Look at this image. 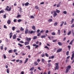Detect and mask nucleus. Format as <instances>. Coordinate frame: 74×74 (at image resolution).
I'll return each instance as SVG.
<instances>
[{"label": "nucleus", "mask_w": 74, "mask_h": 74, "mask_svg": "<svg viewBox=\"0 0 74 74\" xmlns=\"http://www.w3.org/2000/svg\"><path fill=\"white\" fill-rule=\"evenodd\" d=\"M70 69H71V66L69 65L67 66L66 67V73H67L69 72V71L70 70Z\"/></svg>", "instance_id": "1"}, {"label": "nucleus", "mask_w": 74, "mask_h": 74, "mask_svg": "<svg viewBox=\"0 0 74 74\" xmlns=\"http://www.w3.org/2000/svg\"><path fill=\"white\" fill-rule=\"evenodd\" d=\"M55 69L54 70H58L59 69V63H55Z\"/></svg>", "instance_id": "2"}, {"label": "nucleus", "mask_w": 74, "mask_h": 74, "mask_svg": "<svg viewBox=\"0 0 74 74\" xmlns=\"http://www.w3.org/2000/svg\"><path fill=\"white\" fill-rule=\"evenodd\" d=\"M36 31H29L28 32V33H30V34H32V33H34H34H36Z\"/></svg>", "instance_id": "3"}, {"label": "nucleus", "mask_w": 74, "mask_h": 74, "mask_svg": "<svg viewBox=\"0 0 74 74\" xmlns=\"http://www.w3.org/2000/svg\"><path fill=\"white\" fill-rule=\"evenodd\" d=\"M53 12L54 13V14H53V17H55V16H56L58 14L56 13V11H54Z\"/></svg>", "instance_id": "4"}, {"label": "nucleus", "mask_w": 74, "mask_h": 74, "mask_svg": "<svg viewBox=\"0 0 74 74\" xmlns=\"http://www.w3.org/2000/svg\"><path fill=\"white\" fill-rule=\"evenodd\" d=\"M26 40L27 41H29H29L31 40V38L27 37L26 38Z\"/></svg>", "instance_id": "5"}, {"label": "nucleus", "mask_w": 74, "mask_h": 74, "mask_svg": "<svg viewBox=\"0 0 74 74\" xmlns=\"http://www.w3.org/2000/svg\"><path fill=\"white\" fill-rule=\"evenodd\" d=\"M62 49H59L56 51V53H58V52H60L62 51Z\"/></svg>", "instance_id": "6"}, {"label": "nucleus", "mask_w": 74, "mask_h": 74, "mask_svg": "<svg viewBox=\"0 0 74 74\" xmlns=\"http://www.w3.org/2000/svg\"><path fill=\"white\" fill-rule=\"evenodd\" d=\"M60 26L61 27H62L63 26V24L64 23V21H61L60 22Z\"/></svg>", "instance_id": "7"}, {"label": "nucleus", "mask_w": 74, "mask_h": 74, "mask_svg": "<svg viewBox=\"0 0 74 74\" xmlns=\"http://www.w3.org/2000/svg\"><path fill=\"white\" fill-rule=\"evenodd\" d=\"M9 36H10V38H11L12 37V32L10 33L9 34Z\"/></svg>", "instance_id": "8"}, {"label": "nucleus", "mask_w": 74, "mask_h": 74, "mask_svg": "<svg viewBox=\"0 0 74 74\" xmlns=\"http://www.w3.org/2000/svg\"><path fill=\"white\" fill-rule=\"evenodd\" d=\"M16 38V34H14L13 36V39H15Z\"/></svg>", "instance_id": "9"}, {"label": "nucleus", "mask_w": 74, "mask_h": 74, "mask_svg": "<svg viewBox=\"0 0 74 74\" xmlns=\"http://www.w3.org/2000/svg\"><path fill=\"white\" fill-rule=\"evenodd\" d=\"M29 44V42H26L25 43V45H28Z\"/></svg>", "instance_id": "10"}, {"label": "nucleus", "mask_w": 74, "mask_h": 74, "mask_svg": "<svg viewBox=\"0 0 74 74\" xmlns=\"http://www.w3.org/2000/svg\"><path fill=\"white\" fill-rule=\"evenodd\" d=\"M11 20H8L7 21V23L8 24V25H10V23H11Z\"/></svg>", "instance_id": "11"}, {"label": "nucleus", "mask_w": 74, "mask_h": 74, "mask_svg": "<svg viewBox=\"0 0 74 74\" xmlns=\"http://www.w3.org/2000/svg\"><path fill=\"white\" fill-rule=\"evenodd\" d=\"M48 38L49 39V40H51V38L52 39H53V36H52L51 37H51H50V36H48Z\"/></svg>", "instance_id": "12"}, {"label": "nucleus", "mask_w": 74, "mask_h": 74, "mask_svg": "<svg viewBox=\"0 0 74 74\" xmlns=\"http://www.w3.org/2000/svg\"><path fill=\"white\" fill-rule=\"evenodd\" d=\"M3 57L5 59H6V58H7L6 56H5V54H4L3 55Z\"/></svg>", "instance_id": "13"}, {"label": "nucleus", "mask_w": 74, "mask_h": 74, "mask_svg": "<svg viewBox=\"0 0 74 74\" xmlns=\"http://www.w3.org/2000/svg\"><path fill=\"white\" fill-rule=\"evenodd\" d=\"M32 29H33V30H36V27L34 25L32 26Z\"/></svg>", "instance_id": "14"}, {"label": "nucleus", "mask_w": 74, "mask_h": 74, "mask_svg": "<svg viewBox=\"0 0 74 74\" xmlns=\"http://www.w3.org/2000/svg\"><path fill=\"white\" fill-rule=\"evenodd\" d=\"M34 69V67H33L32 68H31V69H30V71H33V70Z\"/></svg>", "instance_id": "15"}, {"label": "nucleus", "mask_w": 74, "mask_h": 74, "mask_svg": "<svg viewBox=\"0 0 74 74\" xmlns=\"http://www.w3.org/2000/svg\"><path fill=\"white\" fill-rule=\"evenodd\" d=\"M56 11L57 13L59 14L60 12V10H58V9H56Z\"/></svg>", "instance_id": "16"}, {"label": "nucleus", "mask_w": 74, "mask_h": 74, "mask_svg": "<svg viewBox=\"0 0 74 74\" xmlns=\"http://www.w3.org/2000/svg\"><path fill=\"white\" fill-rule=\"evenodd\" d=\"M58 34L59 36L60 34V29H58Z\"/></svg>", "instance_id": "17"}, {"label": "nucleus", "mask_w": 74, "mask_h": 74, "mask_svg": "<svg viewBox=\"0 0 74 74\" xmlns=\"http://www.w3.org/2000/svg\"><path fill=\"white\" fill-rule=\"evenodd\" d=\"M46 37V36L45 35H42L41 36V38H45Z\"/></svg>", "instance_id": "18"}, {"label": "nucleus", "mask_w": 74, "mask_h": 74, "mask_svg": "<svg viewBox=\"0 0 74 74\" xmlns=\"http://www.w3.org/2000/svg\"><path fill=\"white\" fill-rule=\"evenodd\" d=\"M71 33V31H70L67 34L68 36H69V35H70Z\"/></svg>", "instance_id": "19"}, {"label": "nucleus", "mask_w": 74, "mask_h": 74, "mask_svg": "<svg viewBox=\"0 0 74 74\" xmlns=\"http://www.w3.org/2000/svg\"><path fill=\"white\" fill-rule=\"evenodd\" d=\"M12 50H10L8 51V52L9 53H12Z\"/></svg>", "instance_id": "20"}, {"label": "nucleus", "mask_w": 74, "mask_h": 74, "mask_svg": "<svg viewBox=\"0 0 74 74\" xmlns=\"http://www.w3.org/2000/svg\"><path fill=\"white\" fill-rule=\"evenodd\" d=\"M28 29H26L25 31V34H27V33H28Z\"/></svg>", "instance_id": "21"}, {"label": "nucleus", "mask_w": 74, "mask_h": 74, "mask_svg": "<svg viewBox=\"0 0 74 74\" xmlns=\"http://www.w3.org/2000/svg\"><path fill=\"white\" fill-rule=\"evenodd\" d=\"M41 61L43 63H44V62H45V60L43 58H42Z\"/></svg>", "instance_id": "22"}, {"label": "nucleus", "mask_w": 74, "mask_h": 74, "mask_svg": "<svg viewBox=\"0 0 74 74\" xmlns=\"http://www.w3.org/2000/svg\"><path fill=\"white\" fill-rule=\"evenodd\" d=\"M58 25V23L57 22H55L54 24V26H57V25Z\"/></svg>", "instance_id": "23"}, {"label": "nucleus", "mask_w": 74, "mask_h": 74, "mask_svg": "<svg viewBox=\"0 0 74 74\" xmlns=\"http://www.w3.org/2000/svg\"><path fill=\"white\" fill-rule=\"evenodd\" d=\"M29 3L28 2H27L26 3H25V6H27V5H29Z\"/></svg>", "instance_id": "24"}, {"label": "nucleus", "mask_w": 74, "mask_h": 74, "mask_svg": "<svg viewBox=\"0 0 74 74\" xmlns=\"http://www.w3.org/2000/svg\"><path fill=\"white\" fill-rule=\"evenodd\" d=\"M26 47H27V48H28V49H30V46H26Z\"/></svg>", "instance_id": "25"}, {"label": "nucleus", "mask_w": 74, "mask_h": 74, "mask_svg": "<svg viewBox=\"0 0 74 74\" xmlns=\"http://www.w3.org/2000/svg\"><path fill=\"white\" fill-rule=\"evenodd\" d=\"M20 30L22 32V31H23V30H24V29L22 27H21L20 28Z\"/></svg>", "instance_id": "26"}, {"label": "nucleus", "mask_w": 74, "mask_h": 74, "mask_svg": "<svg viewBox=\"0 0 74 74\" xmlns=\"http://www.w3.org/2000/svg\"><path fill=\"white\" fill-rule=\"evenodd\" d=\"M37 38V36H34V38H33V40H35L36 39V38Z\"/></svg>", "instance_id": "27"}, {"label": "nucleus", "mask_w": 74, "mask_h": 74, "mask_svg": "<svg viewBox=\"0 0 74 74\" xmlns=\"http://www.w3.org/2000/svg\"><path fill=\"white\" fill-rule=\"evenodd\" d=\"M60 3L58 4L57 5V7H60Z\"/></svg>", "instance_id": "28"}, {"label": "nucleus", "mask_w": 74, "mask_h": 74, "mask_svg": "<svg viewBox=\"0 0 74 74\" xmlns=\"http://www.w3.org/2000/svg\"><path fill=\"white\" fill-rule=\"evenodd\" d=\"M58 45H59L60 46H61V45H62V43H61L60 42H58Z\"/></svg>", "instance_id": "29"}, {"label": "nucleus", "mask_w": 74, "mask_h": 74, "mask_svg": "<svg viewBox=\"0 0 74 74\" xmlns=\"http://www.w3.org/2000/svg\"><path fill=\"white\" fill-rule=\"evenodd\" d=\"M51 34L53 35V36H55L56 34V33L54 32H53L51 33Z\"/></svg>", "instance_id": "30"}, {"label": "nucleus", "mask_w": 74, "mask_h": 74, "mask_svg": "<svg viewBox=\"0 0 74 74\" xmlns=\"http://www.w3.org/2000/svg\"><path fill=\"white\" fill-rule=\"evenodd\" d=\"M52 21V19H50L48 20L49 22H51Z\"/></svg>", "instance_id": "31"}, {"label": "nucleus", "mask_w": 74, "mask_h": 74, "mask_svg": "<svg viewBox=\"0 0 74 74\" xmlns=\"http://www.w3.org/2000/svg\"><path fill=\"white\" fill-rule=\"evenodd\" d=\"M35 9L38 10V7L37 6H36L35 7Z\"/></svg>", "instance_id": "32"}, {"label": "nucleus", "mask_w": 74, "mask_h": 74, "mask_svg": "<svg viewBox=\"0 0 74 74\" xmlns=\"http://www.w3.org/2000/svg\"><path fill=\"white\" fill-rule=\"evenodd\" d=\"M6 71L7 73H8V74H9V73H10V72H9V69H7Z\"/></svg>", "instance_id": "33"}, {"label": "nucleus", "mask_w": 74, "mask_h": 74, "mask_svg": "<svg viewBox=\"0 0 74 74\" xmlns=\"http://www.w3.org/2000/svg\"><path fill=\"white\" fill-rule=\"evenodd\" d=\"M22 21V20L21 19H18V22H21Z\"/></svg>", "instance_id": "34"}, {"label": "nucleus", "mask_w": 74, "mask_h": 74, "mask_svg": "<svg viewBox=\"0 0 74 74\" xmlns=\"http://www.w3.org/2000/svg\"><path fill=\"white\" fill-rule=\"evenodd\" d=\"M7 8H6L5 10H6V11H8V8H9V6H7Z\"/></svg>", "instance_id": "35"}, {"label": "nucleus", "mask_w": 74, "mask_h": 74, "mask_svg": "<svg viewBox=\"0 0 74 74\" xmlns=\"http://www.w3.org/2000/svg\"><path fill=\"white\" fill-rule=\"evenodd\" d=\"M44 32H45V30H41V31H40V33H44Z\"/></svg>", "instance_id": "36"}, {"label": "nucleus", "mask_w": 74, "mask_h": 74, "mask_svg": "<svg viewBox=\"0 0 74 74\" xmlns=\"http://www.w3.org/2000/svg\"><path fill=\"white\" fill-rule=\"evenodd\" d=\"M4 12V10H2L0 11V14H1V13H3Z\"/></svg>", "instance_id": "37"}, {"label": "nucleus", "mask_w": 74, "mask_h": 74, "mask_svg": "<svg viewBox=\"0 0 74 74\" xmlns=\"http://www.w3.org/2000/svg\"><path fill=\"white\" fill-rule=\"evenodd\" d=\"M63 13L64 14H67V12H66V11H65L63 12Z\"/></svg>", "instance_id": "38"}, {"label": "nucleus", "mask_w": 74, "mask_h": 74, "mask_svg": "<svg viewBox=\"0 0 74 74\" xmlns=\"http://www.w3.org/2000/svg\"><path fill=\"white\" fill-rule=\"evenodd\" d=\"M40 35H41V33H39L37 34V36L38 37H39V36H40Z\"/></svg>", "instance_id": "39"}, {"label": "nucleus", "mask_w": 74, "mask_h": 74, "mask_svg": "<svg viewBox=\"0 0 74 74\" xmlns=\"http://www.w3.org/2000/svg\"><path fill=\"white\" fill-rule=\"evenodd\" d=\"M17 51H18L17 49H14V50L13 51L14 52H17Z\"/></svg>", "instance_id": "40"}, {"label": "nucleus", "mask_w": 74, "mask_h": 74, "mask_svg": "<svg viewBox=\"0 0 74 74\" xmlns=\"http://www.w3.org/2000/svg\"><path fill=\"white\" fill-rule=\"evenodd\" d=\"M69 51H68L66 52V55H69Z\"/></svg>", "instance_id": "41"}, {"label": "nucleus", "mask_w": 74, "mask_h": 74, "mask_svg": "<svg viewBox=\"0 0 74 74\" xmlns=\"http://www.w3.org/2000/svg\"><path fill=\"white\" fill-rule=\"evenodd\" d=\"M18 45H19V46H20V47H22V46H23V45H21L20 43H18Z\"/></svg>", "instance_id": "42"}, {"label": "nucleus", "mask_w": 74, "mask_h": 74, "mask_svg": "<svg viewBox=\"0 0 74 74\" xmlns=\"http://www.w3.org/2000/svg\"><path fill=\"white\" fill-rule=\"evenodd\" d=\"M34 64H35L36 66L38 65V63L36 62H34Z\"/></svg>", "instance_id": "43"}, {"label": "nucleus", "mask_w": 74, "mask_h": 74, "mask_svg": "<svg viewBox=\"0 0 74 74\" xmlns=\"http://www.w3.org/2000/svg\"><path fill=\"white\" fill-rule=\"evenodd\" d=\"M21 15L20 14H18L17 16V18H19V17H21Z\"/></svg>", "instance_id": "44"}, {"label": "nucleus", "mask_w": 74, "mask_h": 74, "mask_svg": "<svg viewBox=\"0 0 74 74\" xmlns=\"http://www.w3.org/2000/svg\"><path fill=\"white\" fill-rule=\"evenodd\" d=\"M15 27H12V30H13V31H14L15 30Z\"/></svg>", "instance_id": "45"}, {"label": "nucleus", "mask_w": 74, "mask_h": 74, "mask_svg": "<svg viewBox=\"0 0 74 74\" xmlns=\"http://www.w3.org/2000/svg\"><path fill=\"white\" fill-rule=\"evenodd\" d=\"M3 27L5 28V29H7V26L6 25H4L3 26Z\"/></svg>", "instance_id": "46"}, {"label": "nucleus", "mask_w": 74, "mask_h": 74, "mask_svg": "<svg viewBox=\"0 0 74 74\" xmlns=\"http://www.w3.org/2000/svg\"><path fill=\"white\" fill-rule=\"evenodd\" d=\"M40 30L39 29H38L37 31H36V33H38L39 32H40Z\"/></svg>", "instance_id": "47"}, {"label": "nucleus", "mask_w": 74, "mask_h": 74, "mask_svg": "<svg viewBox=\"0 0 74 74\" xmlns=\"http://www.w3.org/2000/svg\"><path fill=\"white\" fill-rule=\"evenodd\" d=\"M30 18H34V17L33 16H30Z\"/></svg>", "instance_id": "48"}, {"label": "nucleus", "mask_w": 74, "mask_h": 74, "mask_svg": "<svg viewBox=\"0 0 74 74\" xmlns=\"http://www.w3.org/2000/svg\"><path fill=\"white\" fill-rule=\"evenodd\" d=\"M11 10V7H10V8L9 9H8V11H10Z\"/></svg>", "instance_id": "49"}, {"label": "nucleus", "mask_w": 74, "mask_h": 74, "mask_svg": "<svg viewBox=\"0 0 74 74\" xmlns=\"http://www.w3.org/2000/svg\"><path fill=\"white\" fill-rule=\"evenodd\" d=\"M71 23L72 24L73 23V22H74V19L73 18L72 20V21H71Z\"/></svg>", "instance_id": "50"}, {"label": "nucleus", "mask_w": 74, "mask_h": 74, "mask_svg": "<svg viewBox=\"0 0 74 74\" xmlns=\"http://www.w3.org/2000/svg\"><path fill=\"white\" fill-rule=\"evenodd\" d=\"M0 48L1 49V50H3V46H1Z\"/></svg>", "instance_id": "51"}, {"label": "nucleus", "mask_w": 74, "mask_h": 74, "mask_svg": "<svg viewBox=\"0 0 74 74\" xmlns=\"http://www.w3.org/2000/svg\"><path fill=\"white\" fill-rule=\"evenodd\" d=\"M56 41H57V39L55 40H53V42H56Z\"/></svg>", "instance_id": "52"}, {"label": "nucleus", "mask_w": 74, "mask_h": 74, "mask_svg": "<svg viewBox=\"0 0 74 74\" xmlns=\"http://www.w3.org/2000/svg\"><path fill=\"white\" fill-rule=\"evenodd\" d=\"M38 69L40 70V71H41V68L40 67H38Z\"/></svg>", "instance_id": "53"}, {"label": "nucleus", "mask_w": 74, "mask_h": 74, "mask_svg": "<svg viewBox=\"0 0 74 74\" xmlns=\"http://www.w3.org/2000/svg\"><path fill=\"white\" fill-rule=\"evenodd\" d=\"M21 74H24L25 73V72L23 71H22L21 72Z\"/></svg>", "instance_id": "54"}, {"label": "nucleus", "mask_w": 74, "mask_h": 74, "mask_svg": "<svg viewBox=\"0 0 74 74\" xmlns=\"http://www.w3.org/2000/svg\"><path fill=\"white\" fill-rule=\"evenodd\" d=\"M45 48H47V49H49V48H48V47H47V46H45V47H44Z\"/></svg>", "instance_id": "55"}, {"label": "nucleus", "mask_w": 74, "mask_h": 74, "mask_svg": "<svg viewBox=\"0 0 74 74\" xmlns=\"http://www.w3.org/2000/svg\"><path fill=\"white\" fill-rule=\"evenodd\" d=\"M19 61V63H22V60H20Z\"/></svg>", "instance_id": "56"}, {"label": "nucleus", "mask_w": 74, "mask_h": 74, "mask_svg": "<svg viewBox=\"0 0 74 74\" xmlns=\"http://www.w3.org/2000/svg\"><path fill=\"white\" fill-rule=\"evenodd\" d=\"M55 56H52L51 57V59H53Z\"/></svg>", "instance_id": "57"}, {"label": "nucleus", "mask_w": 74, "mask_h": 74, "mask_svg": "<svg viewBox=\"0 0 74 74\" xmlns=\"http://www.w3.org/2000/svg\"><path fill=\"white\" fill-rule=\"evenodd\" d=\"M72 53V56H73L74 57V51H73Z\"/></svg>", "instance_id": "58"}, {"label": "nucleus", "mask_w": 74, "mask_h": 74, "mask_svg": "<svg viewBox=\"0 0 74 74\" xmlns=\"http://www.w3.org/2000/svg\"><path fill=\"white\" fill-rule=\"evenodd\" d=\"M68 48H69V49L70 50V48H71V47H70V46H68Z\"/></svg>", "instance_id": "59"}, {"label": "nucleus", "mask_w": 74, "mask_h": 74, "mask_svg": "<svg viewBox=\"0 0 74 74\" xmlns=\"http://www.w3.org/2000/svg\"><path fill=\"white\" fill-rule=\"evenodd\" d=\"M74 27V24H73L71 26V27L72 28Z\"/></svg>", "instance_id": "60"}, {"label": "nucleus", "mask_w": 74, "mask_h": 74, "mask_svg": "<svg viewBox=\"0 0 74 74\" xmlns=\"http://www.w3.org/2000/svg\"><path fill=\"white\" fill-rule=\"evenodd\" d=\"M44 4V2H42L40 3V4Z\"/></svg>", "instance_id": "61"}, {"label": "nucleus", "mask_w": 74, "mask_h": 74, "mask_svg": "<svg viewBox=\"0 0 74 74\" xmlns=\"http://www.w3.org/2000/svg\"><path fill=\"white\" fill-rule=\"evenodd\" d=\"M3 18H5H5H6V15H4L3 16Z\"/></svg>", "instance_id": "62"}, {"label": "nucleus", "mask_w": 74, "mask_h": 74, "mask_svg": "<svg viewBox=\"0 0 74 74\" xmlns=\"http://www.w3.org/2000/svg\"><path fill=\"white\" fill-rule=\"evenodd\" d=\"M19 61V60H16V62L18 63Z\"/></svg>", "instance_id": "63"}, {"label": "nucleus", "mask_w": 74, "mask_h": 74, "mask_svg": "<svg viewBox=\"0 0 74 74\" xmlns=\"http://www.w3.org/2000/svg\"><path fill=\"white\" fill-rule=\"evenodd\" d=\"M70 56L67 57H66V59H69V58H70Z\"/></svg>", "instance_id": "64"}]
</instances>
